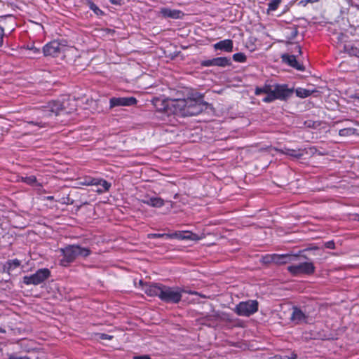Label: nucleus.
Here are the masks:
<instances>
[{
    "instance_id": "f257e3e1",
    "label": "nucleus",
    "mask_w": 359,
    "mask_h": 359,
    "mask_svg": "<svg viewBox=\"0 0 359 359\" xmlns=\"http://www.w3.org/2000/svg\"><path fill=\"white\" fill-rule=\"evenodd\" d=\"M171 106L174 108L175 113L182 116L198 115L204 108L201 96L198 98L189 97L187 99H175L172 100Z\"/></svg>"
},
{
    "instance_id": "f03ea898",
    "label": "nucleus",
    "mask_w": 359,
    "mask_h": 359,
    "mask_svg": "<svg viewBox=\"0 0 359 359\" xmlns=\"http://www.w3.org/2000/svg\"><path fill=\"white\" fill-rule=\"evenodd\" d=\"M66 103L67 102L63 104L58 102H49L48 105L43 107L39 111L38 115L40 120L29 121V124L38 126L40 128L45 127L48 123V119L49 118L57 116L61 109L67 108Z\"/></svg>"
},
{
    "instance_id": "7ed1b4c3",
    "label": "nucleus",
    "mask_w": 359,
    "mask_h": 359,
    "mask_svg": "<svg viewBox=\"0 0 359 359\" xmlns=\"http://www.w3.org/2000/svg\"><path fill=\"white\" fill-rule=\"evenodd\" d=\"M60 252L62 259H60V265L67 266L73 262L77 257H87L90 254V250L87 248H83L76 245H69L64 248H61Z\"/></svg>"
},
{
    "instance_id": "20e7f679",
    "label": "nucleus",
    "mask_w": 359,
    "mask_h": 359,
    "mask_svg": "<svg viewBox=\"0 0 359 359\" xmlns=\"http://www.w3.org/2000/svg\"><path fill=\"white\" fill-rule=\"evenodd\" d=\"M300 259L287 266V271L294 276L300 275H311L315 272L316 267L311 262H302V258L306 259V256H300Z\"/></svg>"
},
{
    "instance_id": "39448f33",
    "label": "nucleus",
    "mask_w": 359,
    "mask_h": 359,
    "mask_svg": "<svg viewBox=\"0 0 359 359\" xmlns=\"http://www.w3.org/2000/svg\"><path fill=\"white\" fill-rule=\"evenodd\" d=\"M160 299L166 303L177 304L181 301L182 290L178 287H170L162 285Z\"/></svg>"
},
{
    "instance_id": "423d86ee",
    "label": "nucleus",
    "mask_w": 359,
    "mask_h": 359,
    "mask_svg": "<svg viewBox=\"0 0 359 359\" xmlns=\"http://www.w3.org/2000/svg\"><path fill=\"white\" fill-rule=\"evenodd\" d=\"M50 276V271L47 268L39 269L35 273L23 277V283L25 285H37L43 283Z\"/></svg>"
},
{
    "instance_id": "0eeeda50",
    "label": "nucleus",
    "mask_w": 359,
    "mask_h": 359,
    "mask_svg": "<svg viewBox=\"0 0 359 359\" xmlns=\"http://www.w3.org/2000/svg\"><path fill=\"white\" fill-rule=\"evenodd\" d=\"M258 310V302L256 300H248L240 302L234 309V311L241 316H250Z\"/></svg>"
},
{
    "instance_id": "6e6552de",
    "label": "nucleus",
    "mask_w": 359,
    "mask_h": 359,
    "mask_svg": "<svg viewBox=\"0 0 359 359\" xmlns=\"http://www.w3.org/2000/svg\"><path fill=\"white\" fill-rule=\"evenodd\" d=\"M66 49L65 44L54 40L43 46V52L45 56L59 57L65 53Z\"/></svg>"
},
{
    "instance_id": "1a4fd4ad",
    "label": "nucleus",
    "mask_w": 359,
    "mask_h": 359,
    "mask_svg": "<svg viewBox=\"0 0 359 359\" xmlns=\"http://www.w3.org/2000/svg\"><path fill=\"white\" fill-rule=\"evenodd\" d=\"M276 100H285L293 93V89H290L285 84H273V92Z\"/></svg>"
},
{
    "instance_id": "9d476101",
    "label": "nucleus",
    "mask_w": 359,
    "mask_h": 359,
    "mask_svg": "<svg viewBox=\"0 0 359 359\" xmlns=\"http://www.w3.org/2000/svg\"><path fill=\"white\" fill-rule=\"evenodd\" d=\"M137 104V100L134 97H114L109 100L110 108L115 107H128Z\"/></svg>"
},
{
    "instance_id": "9b49d317",
    "label": "nucleus",
    "mask_w": 359,
    "mask_h": 359,
    "mask_svg": "<svg viewBox=\"0 0 359 359\" xmlns=\"http://www.w3.org/2000/svg\"><path fill=\"white\" fill-rule=\"evenodd\" d=\"M272 259L273 263L277 264H284L287 263L296 262L300 259L299 255L295 254H283V255H272Z\"/></svg>"
},
{
    "instance_id": "f8f14e48",
    "label": "nucleus",
    "mask_w": 359,
    "mask_h": 359,
    "mask_svg": "<svg viewBox=\"0 0 359 359\" xmlns=\"http://www.w3.org/2000/svg\"><path fill=\"white\" fill-rule=\"evenodd\" d=\"M309 316L300 308L292 307V311L290 315V320L294 324H302L307 322Z\"/></svg>"
},
{
    "instance_id": "ddd939ff",
    "label": "nucleus",
    "mask_w": 359,
    "mask_h": 359,
    "mask_svg": "<svg viewBox=\"0 0 359 359\" xmlns=\"http://www.w3.org/2000/svg\"><path fill=\"white\" fill-rule=\"evenodd\" d=\"M140 285H142V290L144 292L150 297H158L160 298V294L162 288L161 284H150L144 285L142 280H140Z\"/></svg>"
},
{
    "instance_id": "4468645a",
    "label": "nucleus",
    "mask_w": 359,
    "mask_h": 359,
    "mask_svg": "<svg viewBox=\"0 0 359 359\" xmlns=\"http://www.w3.org/2000/svg\"><path fill=\"white\" fill-rule=\"evenodd\" d=\"M172 238H177L179 240H190V241H199L201 238L197 234L191 231H177L171 233Z\"/></svg>"
},
{
    "instance_id": "2eb2a0df",
    "label": "nucleus",
    "mask_w": 359,
    "mask_h": 359,
    "mask_svg": "<svg viewBox=\"0 0 359 359\" xmlns=\"http://www.w3.org/2000/svg\"><path fill=\"white\" fill-rule=\"evenodd\" d=\"M283 61L288 64L292 67L299 70L304 71V66L300 64L296 59V57L293 55L283 54L281 56Z\"/></svg>"
},
{
    "instance_id": "dca6fc26",
    "label": "nucleus",
    "mask_w": 359,
    "mask_h": 359,
    "mask_svg": "<svg viewBox=\"0 0 359 359\" xmlns=\"http://www.w3.org/2000/svg\"><path fill=\"white\" fill-rule=\"evenodd\" d=\"M213 46L215 50H220L224 52L231 53L233 51V44L232 40L224 39L215 43Z\"/></svg>"
},
{
    "instance_id": "f3484780",
    "label": "nucleus",
    "mask_w": 359,
    "mask_h": 359,
    "mask_svg": "<svg viewBox=\"0 0 359 359\" xmlns=\"http://www.w3.org/2000/svg\"><path fill=\"white\" fill-rule=\"evenodd\" d=\"M141 202L154 208H161L165 205L164 200L160 197L145 196Z\"/></svg>"
},
{
    "instance_id": "a211bd4d",
    "label": "nucleus",
    "mask_w": 359,
    "mask_h": 359,
    "mask_svg": "<svg viewBox=\"0 0 359 359\" xmlns=\"http://www.w3.org/2000/svg\"><path fill=\"white\" fill-rule=\"evenodd\" d=\"M161 13L165 18H170L172 19H180L184 15L183 13L180 10L170 9L168 8H161Z\"/></svg>"
},
{
    "instance_id": "6ab92c4d",
    "label": "nucleus",
    "mask_w": 359,
    "mask_h": 359,
    "mask_svg": "<svg viewBox=\"0 0 359 359\" xmlns=\"http://www.w3.org/2000/svg\"><path fill=\"white\" fill-rule=\"evenodd\" d=\"M280 152L294 158H299L303 156V151L300 149H290L284 147L280 149Z\"/></svg>"
},
{
    "instance_id": "aec40b11",
    "label": "nucleus",
    "mask_w": 359,
    "mask_h": 359,
    "mask_svg": "<svg viewBox=\"0 0 359 359\" xmlns=\"http://www.w3.org/2000/svg\"><path fill=\"white\" fill-rule=\"evenodd\" d=\"M231 65V59L226 57L214 58V66L224 67Z\"/></svg>"
},
{
    "instance_id": "412c9836",
    "label": "nucleus",
    "mask_w": 359,
    "mask_h": 359,
    "mask_svg": "<svg viewBox=\"0 0 359 359\" xmlns=\"http://www.w3.org/2000/svg\"><path fill=\"white\" fill-rule=\"evenodd\" d=\"M97 185H100L102 188L98 189L96 191L98 193H103L109 191L111 187V184L103 179H96Z\"/></svg>"
},
{
    "instance_id": "4be33fe9",
    "label": "nucleus",
    "mask_w": 359,
    "mask_h": 359,
    "mask_svg": "<svg viewBox=\"0 0 359 359\" xmlns=\"http://www.w3.org/2000/svg\"><path fill=\"white\" fill-rule=\"evenodd\" d=\"M60 104H63L64 102H67L65 105L67 106V108L61 109V111H65L66 113H70L72 111L75 109V105L73 104L74 102V100H71L70 98L63 99L62 102L57 101Z\"/></svg>"
},
{
    "instance_id": "5701e85b",
    "label": "nucleus",
    "mask_w": 359,
    "mask_h": 359,
    "mask_svg": "<svg viewBox=\"0 0 359 359\" xmlns=\"http://www.w3.org/2000/svg\"><path fill=\"white\" fill-rule=\"evenodd\" d=\"M273 92V85L266 84L262 88L255 89V95H259L262 93L269 94Z\"/></svg>"
},
{
    "instance_id": "b1692460",
    "label": "nucleus",
    "mask_w": 359,
    "mask_h": 359,
    "mask_svg": "<svg viewBox=\"0 0 359 359\" xmlns=\"http://www.w3.org/2000/svg\"><path fill=\"white\" fill-rule=\"evenodd\" d=\"M312 93L313 91L302 88H298L295 90L297 96L301 98L307 97L310 96L312 94Z\"/></svg>"
},
{
    "instance_id": "393cba45",
    "label": "nucleus",
    "mask_w": 359,
    "mask_h": 359,
    "mask_svg": "<svg viewBox=\"0 0 359 359\" xmlns=\"http://www.w3.org/2000/svg\"><path fill=\"white\" fill-rule=\"evenodd\" d=\"M88 6L97 15H102L104 14L103 11L93 1H88Z\"/></svg>"
},
{
    "instance_id": "a878e982",
    "label": "nucleus",
    "mask_w": 359,
    "mask_h": 359,
    "mask_svg": "<svg viewBox=\"0 0 359 359\" xmlns=\"http://www.w3.org/2000/svg\"><path fill=\"white\" fill-rule=\"evenodd\" d=\"M153 103L155 105V107H156L157 110L158 111H162V110H165L167 107V104H165L164 103V102L159 99V98H156L153 100Z\"/></svg>"
},
{
    "instance_id": "bb28decb",
    "label": "nucleus",
    "mask_w": 359,
    "mask_h": 359,
    "mask_svg": "<svg viewBox=\"0 0 359 359\" xmlns=\"http://www.w3.org/2000/svg\"><path fill=\"white\" fill-rule=\"evenodd\" d=\"M355 133V129L352 128H346L339 130V135L340 136H348L353 135Z\"/></svg>"
},
{
    "instance_id": "cd10ccee",
    "label": "nucleus",
    "mask_w": 359,
    "mask_h": 359,
    "mask_svg": "<svg viewBox=\"0 0 359 359\" xmlns=\"http://www.w3.org/2000/svg\"><path fill=\"white\" fill-rule=\"evenodd\" d=\"M7 265H8V271H11V270L15 269L17 267H18L20 265V261L17 259L9 260L7 262Z\"/></svg>"
},
{
    "instance_id": "c85d7f7f",
    "label": "nucleus",
    "mask_w": 359,
    "mask_h": 359,
    "mask_svg": "<svg viewBox=\"0 0 359 359\" xmlns=\"http://www.w3.org/2000/svg\"><path fill=\"white\" fill-rule=\"evenodd\" d=\"M22 181L29 185H34L37 182L36 178L34 175L22 177Z\"/></svg>"
},
{
    "instance_id": "c756f323",
    "label": "nucleus",
    "mask_w": 359,
    "mask_h": 359,
    "mask_svg": "<svg viewBox=\"0 0 359 359\" xmlns=\"http://www.w3.org/2000/svg\"><path fill=\"white\" fill-rule=\"evenodd\" d=\"M148 237L149 238H172L171 233H151Z\"/></svg>"
},
{
    "instance_id": "7c9ffc66",
    "label": "nucleus",
    "mask_w": 359,
    "mask_h": 359,
    "mask_svg": "<svg viewBox=\"0 0 359 359\" xmlns=\"http://www.w3.org/2000/svg\"><path fill=\"white\" fill-rule=\"evenodd\" d=\"M280 2L281 0H271L268 4V11H276L278 8Z\"/></svg>"
},
{
    "instance_id": "2f4dec72",
    "label": "nucleus",
    "mask_w": 359,
    "mask_h": 359,
    "mask_svg": "<svg viewBox=\"0 0 359 359\" xmlns=\"http://www.w3.org/2000/svg\"><path fill=\"white\" fill-rule=\"evenodd\" d=\"M233 60L238 62H244L246 60V56L243 53H237L233 55Z\"/></svg>"
},
{
    "instance_id": "473e14b6",
    "label": "nucleus",
    "mask_w": 359,
    "mask_h": 359,
    "mask_svg": "<svg viewBox=\"0 0 359 359\" xmlns=\"http://www.w3.org/2000/svg\"><path fill=\"white\" fill-rule=\"evenodd\" d=\"M82 185L93 186L96 185V178H86L83 182L80 183Z\"/></svg>"
},
{
    "instance_id": "72a5a7b5",
    "label": "nucleus",
    "mask_w": 359,
    "mask_h": 359,
    "mask_svg": "<svg viewBox=\"0 0 359 359\" xmlns=\"http://www.w3.org/2000/svg\"><path fill=\"white\" fill-rule=\"evenodd\" d=\"M275 100H276V96H274V94L273 93H271L267 94V95L265 97H264L262 100L264 102L268 103L271 102Z\"/></svg>"
},
{
    "instance_id": "f704fd0d",
    "label": "nucleus",
    "mask_w": 359,
    "mask_h": 359,
    "mask_svg": "<svg viewBox=\"0 0 359 359\" xmlns=\"http://www.w3.org/2000/svg\"><path fill=\"white\" fill-rule=\"evenodd\" d=\"M8 359H30L28 356H20L16 353L8 354Z\"/></svg>"
},
{
    "instance_id": "c9c22d12",
    "label": "nucleus",
    "mask_w": 359,
    "mask_h": 359,
    "mask_svg": "<svg viewBox=\"0 0 359 359\" xmlns=\"http://www.w3.org/2000/svg\"><path fill=\"white\" fill-rule=\"evenodd\" d=\"M60 202L62 204L72 205L74 203V200L70 198L69 196H67V197L62 198L61 200L60 201Z\"/></svg>"
},
{
    "instance_id": "e433bc0d",
    "label": "nucleus",
    "mask_w": 359,
    "mask_h": 359,
    "mask_svg": "<svg viewBox=\"0 0 359 359\" xmlns=\"http://www.w3.org/2000/svg\"><path fill=\"white\" fill-rule=\"evenodd\" d=\"M201 65L203 67L214 66V58L211 60H206L201 62Z\"/></svg>"
},
{
    "instance_id": "4c0bfd02",
    "label": "nucleus",
    "mask_w": 359,
    "mask_h": 359,
    "mask_svg": "<svg viewBox=\"0 0 359 359\" xmlns=\"http://www.w3.org/2000/svg\"><path fill=\"white\" fill-rule=\"evenodd\" d=\"M98 335L99 338L103 340H111L113 338L112 335H109L105 333H100Z\"/></svg>"
},
{
    "instance_id": "58836bf2",
    "label": "nucleus",
    "mask_w": 359,
    "mask_h": 359,
    "mask_svg": "<svg viewBox=\"0 0 359 359\" xmlns=\"http://www.w3.org/2000/svg\"><path fill=\"white\" fill-rule=\"evenodd\" d=\"M325 247L329 249H334L335 244L333 241H330L325 243Z\"/></svg>"
},
{
    "instance_id": "ea45409f",
    "label": "nucleus",
    "mask_w": 359,
    "mask_h": 359,
    "mask_svg": "<svg viewBox=\"0 0 359 359\" xmlns=\"http://www.w3.org/2000/svg\"><path fill=\"white\" fill-rule=\"evenodd\" d=\"M4 29L0 26V47L2 46L4 43Z\"/></svg>"
},
{
    "instance_id": "a19ab883",
    "label": "nucleus",
    "mask_w": 359,
    "mask_h": 359,
    "mask_svg": "<svg viewBox=\"0 0 359 359\" xmlns=\"http://www.w3.org/2000/svg\"><path fill=\"white\" fill-rule=\"evenodd\" d=\"M263 261H264V263L273 262V259H272V255L264 257L263 258Z\"/></svg>"
},
{
    "instance_id": "79ce46f5",
    "label": "nucleus",
    "mask_w": 359,
    "mask_h": 359,
    "mask_svg": "<svg viewBox=\"0 0 359 359\" xmlns=\"http://www.w3.org/2000/svg\"><path fill=\"white\" fill-rule=\"evenodd\" d=\"M109 2L111 4L116 5V6H121L123 4L122 0H109Z\"/></svg>"
},
{
    "instance_id": "37998d69",
    "label": "nucleus",
    "mask_w": 359,
    "mask_h": 359,
    "mask_svg": "<svg viewBox=\"0 0 359 359\" xmlns=\"http://www.w3.org/2000/svg\"><path fill=\"white\" fill-rule=\"evenodd\" d=\"M133 359H151L148 355H135Z\"/></svg>"
},
{
    "instance_id": "c03bdc74",
    "label": "nucleus",
    "mask_w": 359,
    "mask_h": 359,
    "mask_svg": "<svg viewBox=\"0 0 359 359\" xmlns=\"http://www.w3.org/2000/svg\"><path fill=\"white\" fill-rule=\"evenodd\" d=\"M297 357V355L294 353H291L290 355H285L283 357L282 359H295Z\"/></svg>"
},
{
    "instance_id": "a18cd8bd",
    "label": "nucleus",
    "mask_w": 359,
    "mask_h": 359,
    "mask_svg": "<svg viewBox=\"0 0 359 359\" xmlns=\"http://www.w3.org/2000/svg\"><path fill=\"white\" fill-rule=\"evenodd\" d=\"M20 344H21L22 348H23V351H25V352H28L29 353V352H31L33 350L32 348H25V346H24L22 342H21Z\"/></svg>"
},
{
    "instance_id": "49530a36",
    "label": "nucleus",
    "mask_w": 359,
    "mask_h": 359,
    "mask_svg": "<svg viewBox=\"0 0 359 359\" xmlns=\"http://www.w3.org/2000/svg\"><path fill=\"white\" fill-rule=\"evenodd\" d=\"M30 50H33L34 53H39L40 52V50L39 48H35L34 46H32L29 48Z\"/></svg>"
},
{
    "instance_id": "de8ad7c7",
    "label": "nucleus",
    "mask_w": 359,
    "mask_h": 359,
    "mask_svg": "<svg viewBox=\"0 0 359 359\" xmlns=\"http://www.w3.org/2000/svg\"><path fill=\"white\" fill-rule=\"evenodd\" d=\"M318 0H304V1H302V2H304V4H306L308 3H314V2H317Z\"/></svg>"
},
{
    "instance_id": "09e8293b",
    "label": "nucleus",
    "mask_w": 359,
    "mask_h": 359,
    "mask_svg": "<svg viewBox=\"0 0 359 359\" xmlns=\"http://www.w3.org/2000/svg\"><path fill=\"white\" fill-rule=\"evenodd\" d=\"M46 199L48 201H53V200H54V197L53 196H48L46 197Z\"/></svg>"
},
{
    "instance_id": "8fccbe9b",
    "label": "nucleus",
    "mask_w": 359,
    "mask_h": 359,
    "mask_svg": "<svg viewBox=\"0 0 359 359\" xmlns=\"http://www.w3.org/2000/svg\"><path fill=\"white\" fill-rule=\"evenodd\" d=\"M295 48H296V49H297V50H298V52H299V53H302L301 47H300L299 46H295Z\"/></svg>"
},
{
    "instance_id": "3c124183",
    "label": "nucleus",
    "mask_w": 359,
    "mask_h": 359,
    "mask_svg": "<svg viewBox=\"0 0 359 359\" xmlns=\"http://www.w3.org/2000/svg\"><path fill=\"white\" fill-rule=\"evenodd\" d=\"M358 99H359V94L358 95V97H357Z\"/></svg>"
}]
</instances>
